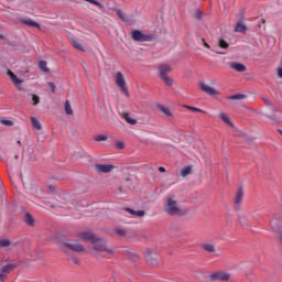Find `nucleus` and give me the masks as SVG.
I'll use <instances>...</instances> for the list:
<instances>
[{
    "label": "nucleus",
    "instance_id": "1",
    "mask_svg": "<svg viewBox=\"0 0 282 282\" xmlns=\"http://www.w3.org/2000/svg\"><path fill=\"white\" fill-rule=\"evenodd\" d=\"M164 213L170 217H182L184 209L174 195H167L164 199Z\"/></svg>",
    "mask_w": 282,
    "mask_h": 282
},
{
    "label": "nucleus",
    "instance_id": "2",
    "mask_svg": "<svg viewBox=\"0 0 282 282\" xmlns=\"http://www.w3.org/2000/svg\"><path fill=\"white\" fill-rule=\"evenodd\" d=\"M115 83L117 87H119L121 94L126 96V98H129V86H127V80L124 79V75L121 72H117L113 75Z\"/></svg>",
    "mask_w": 282,
    "mask_h": 282
},
{
    "label": "nucleus",
    "instance_id": "3",
    "mask_svg": "<svg viewBox=\"0 0 282 282\" xmlns=\"http://www.w3.org/2000/svg\"><path fill=\"white\" fill-rule=\"evenodd\" d=\"M131 39L138 43H150L153 41V34H144L140 30H134L131 32Z\"/></svg>",
    "mask_w": 282,
    "mask_h": 282
},
{
    "label": "nucleus",
    "instance_id": "4",
    "mask_svg": "<svg viewBox=\"0 0 282 282\" xmlns=\"http://www.w3.org/2000/svg\"><path fill=\"white\" fill-rule=\"evenodd\" d=\"M93 249L97 250V252H108V254H113V250L107 248V241L102 239L95 238L93 241Z\"/></svg>",
    "mask_w": 282,
    "mask_h": 282
},
{
    "label": "nucleus",
    "instance_id": "5",
    "mask_svg": "<svg viewBox=\"0 0 282 282\" xmlns=\"http://www.w3.org/2000/svg\"><path fill=\"white\" fill-rule=\"evenodd\" d=\"M61 250H73V252H84L85 247L78 242H63L59 246Z\"/></svg>",
    "mask_w": 282,
    "mask_h": 282
},
{
    "label": "nucleus",
    "instance_id": "6",
    "mask_svg": "<svg viewBox=\"0 0 282 282\" xmlns=\"http://www.w3.org/2000/svg\"><path fill=\"white\" fill-rule=\"evenodd\" d=\"M209 280L213 282H226V281H230V273L226 272V271H217L214 272L209 275Z\"/></svg>",
    "mask_w": 282,
    "mask_h": 282
},
{
    "label": "nucleus",
    "instance_id": "7",
    "mask_svg": "<svg viewBox=\"0 0 282 282\" xmlns=\"http://www.w3.org/2000/svg\"><path fill=\"white\" fill-rule=\"evenodd\" d=\"M198 87H199V89H200L202 91H204L205 94H207V96H213V97H215V96H219V94H221V93H219V90L215 89L214 87L208 86V85H207L206 83H204V82H200V83L198 84Z\"/></svg>",
    "mask_w": 282,
    "mask_h": 282
},
{
    "label": "nucleus",
    "instance_id": "8",
    "mask_svg": "<svg viewBox=\"0 0 282 282\" xmlns=\"http://www.w3.org/2000/svg\"><path fill=\"white\" fill-rule=\"evenodd\" d=\"M116 169V165L113 164H96L95 165V171L97 173H111Z\"/></svg>",
    "mask_w": 282,
    "mask_h": 282
},
{
    "label": "nucleus",
    "instance_id": "9",
    "mask_svg": "<svg viewBox=\"0 0 282 282\" xmlns=\"http://www.w3.org/2000/svg\"><path fill=\"white\" fill-rule=\"evenodd\" d=\"M241 202H243V188L239 187L234 200L236 210H239V208H241Z\"/></svg>",
    "mask_w": 282,
    "mask_h": 282
},
{
    "label": "nucleus",
    "instance_id": "10",
    "mask_svg": "<svg viewBox=\"0 0 282 282\" xmlns=\"http://www.w3.org/2000/svg\"><path fill=\"white\" fill-rule=\"evenodd\" d=\"M158 69L160 78H163L164 76H167L166 74H170V72H172L173 68H171L169 64H160L158 66Z\"/></svg>",
    "mask_w": 282,
    "mask_h": 282
},
{
    "label": "nucleus",
    "instance_id": "11",
    "mask_svg": "<svg viewBox=\"0 0 282 282\" xmlns=\"http://www.w3.org/2000/svg\"><path fill=\"white\" fill-rule=\"evenodd\" d=\"M79 237L84 241H91V243H94V241H96V236L91 231L82 232V234H79Z\"/></svg>",
    "mask_w": 282,
    "mask_h": 282
},
{
    "label": "nucleus",
    "instance_id": "12",
    "mask_svg": "<svg viewBox=\"0 0 282 282\" xmlns=\"http://www.w3.org/2000/svg\"><path fill=\"white\" fill-rule=\"evenodd\" d=\"M17 268H19V263L7 264L1 268V272L2 274H10Z\"/></svg>",
    "mask_w": 282,
    "mask_h": 282
},
{
    "label": "nucleus",
    "instance_id": "13",
    "mask_svg": "<svg viewBox=\"0 0 282 282\" xmlns=\"http://www.w3.org/2000/svg\"><path fill=\"white\" fill-rule=\"evenodd\" d=\"M159 111L165 116V118H173V112H171V109L169 107L159 105L158 106Z\"/></svg>",
    "mask_w": 282,
    "mask_h": 282
},
{
    "label": "nucleus",
    "instance_id": "14",
    "mask_svg": "<svg viewBox=\"0 0 282 282\" xmlns=\"http://www.w3.org/2000/svg\"><path fill=\"white\" fill-rule=\"evenodd\" d=\"M120 117L128 122V124H138V120L129 117L128 112H120Z\"/></svg>",
    "mask_w": 282,
    "mask_h": 282
},
{
    "label": "nucleus",
    "instance_id": "15",
    "mask_svg": "<svg viewBox=\"0 0 282 282\" xmlns=\"http://www.w3.org/2000/svg\"><path fill=\"white\" fill-rule=\"evenodd\" d=\"M246 30H248V28L246 26V24H243L241 20H239L235 26V32H240L241 34H246Z\"/></svg>",
    "mask_w": 282,
    "mask_h": 282
},
{
    "label": "nucleus",
    "instance_id": "16",
    "mask_svg": "<svg viewBox=\"0 0 282 282\" xmlns=\"http://www.w3.org/2000/svg\"><path fill=\"white\" fill-rule=\"evenodd\" d=\"M70 43L73 47H75V50H78L79 52H85V48L83 47V43L80 42V40L73 39Z\"/></svg>",
    "mask_w": 282,
    "mask_h": 282
},
{
    "label": "nucleus",
    "instance_id": "17",
    "mask_svg": "<svg viewBox=\"0 0 282 282\" xmlns=\"http://www.w3.org/2000/svg\"><path fill=\"white\" fill-rule=\"evenodd\" d=\"M230 67L231 69H235V72H246V65L241 63H231Z\"/></svg>",
    "mask_w": 282,
    "mask_h": 282
},
{
    "label": "nucleus",
    "instance_id": "18",
    "mask_svg": "<svg viewBox=\"0 0 282 282\" xmlns=\"http://www.w3.org/2000/svg\"><path fill=\"white\" fill-rule=\"evenodd\" d=\"M8 76L12 83H14V85H21L23 83L21 79H19V77H17L14 73H12V70H8Z\"/></svg>",
    "mask_w": 282,
    "mask_h": 282
},
{
    "label": "nucleus",
    "instance_id": "19",
    "mask_svg": "<svg viewBox=\"0 0 282 282\" xmlns=\"http://www.w3.org/2000/svg\"><path fill=\"white\" fill-rule=\"evenodd\" d=\"M31 122L33 128L36 129V131H41V129H43V127L41 126V121H39L37 118L31 117Z\"/></svg>",
    "mask_w": 282,
    "mask_h": 282
},
{
    "label": "nucleus",
    "instance_id": "20",
    "mask_svg": "<svg viewBox=\"0 0 282 282\" xmlns=\"http://www.w3.org/2000/svg\"><path fill=\"white\" fill-rule=\"evenodd\" d=\"M22 23H24V25H29V28H39V23L35 22L34 20H31V19H25V20H22Z\"/></svg>",
    "mask_w": 282,
    "mask_h": 282
},
{
    "label": "nucleus",
    "instance_id": "21",
    "mask_svg": "<svg viewBox=\"0 0 282 282\" xmlns=\"http://www.w3.org/2000/svg\"><path fill=\"white\" fill-rule=\"evenodd\" d=\"M220 120H223V122H225L226 124H229V127H232V121H230V117H228V115L221 112L219 115Z\"/></svg>",
    "mask_w": 282,
    "mask_h": 282
},
{
    "label": "nucleus",
    "instance_id": "22",
    "mask_svg": "<svg viewBox=\"0 0 282 282\" xmlns=\"http://www.w3.org/2000/svg\"><path fill=\"white\" fill-rule=\"evenodd\" d=\"M200 247L203 250H205V252H215V245L203 243Z\"/></svg>",
    "mask_w": 282,
    "mask_h": 282
},
{
    "label": "nucleus",
    "instance_id": "23",
    "mask_svg": "<svg viewBox=\"0 0 282 282\" xmlns=\"http://www.w3.org/2000/svg\"><path fill=\"white\" fill-rule=\"evenodd\" d=\"M65 113L67 116H74V110L72 109V104H69V100L65 101Z\"/></svg>",
    "mask_w": 282,
    "mask_h": 282
},
{
    "label": "nucleus",
    "instance_id": "24",
    "mask_svg": "<svg viewBox=\"0 0 282 282\" xmlns=\"http://www.w3.org/2000/svg\"><path fill=\"white\" fill-rule=\"evenodd\" d=\"M239 224H241V226H249L250 225V220L248 219V217L246 215H240L238 218Z\"/></svg>",
    "mask_w": 282,
    "mask_h": 282
},
{
    "label": "nucleus",
    "instance_id": "25",
    "mask_svg": "<svg viewBox=\"0 0 282 282\" xmlns=\"http://www.w3.org/2000/svg\"><path fill=\"white\" fill-rule=\"evenodd\" d=\"M127 254L129 257V259H131L132 261H140V256L138 253H135L134 251H127Z\"/></svg>",
    "mask_w": 282,
    "mask_h": 282
},
{
    "label": "nucleus",
    "instance_id": "26",
    "mask_svg": "<svg viewBox=\"0 0 282 282\" xmlns=\"http://www.w3.org/2000/svg\"><path fill=\"white\" fill-rule=\"evenodd\" d=\"M24 221L28 226H34V217L30 214H25Z\"/></svg>",
    "mask_w": 282,
    "mask_h": 282
},
{
    "label": "nucleus",
    "instance_id": "27",
    "mask_svg": "<svg viewBox=\"0 0 282 282\" xmlns=\"http://www.w3.org/2000/svg\"><path fill=\"white\" fill-rule=\"evenodd\" d=\"M87 3H91V6H96L99 10H105V6L98 2V0H85Z\"/></svg>",
    "mask_w": 282,
    "mask_h": 282
},
{
    "label": "nucleus",
    "instance_id": "28",
    "mask_svg": "<svg viewBox=\"0 0 282 282\" xmlns=\"http://www.w3.org/2000/svg\"><path fill=\"white\" fill-rule=\"evenodd\" d=\"M218 46L221 47V50H228V47H230V44H228V42H226V40L219 39Z\"/></svg>",
    "mask_w": 282,
    "mask_h": 282
},
{
    "label": "nucleus",
    "instance_id": "29",
    "mask_svg": "<svg viewBox=\"0 0 282 282\" xmlns=\"http://www.w3.org/2000/svg\"><path fill=\"white\" fill-rule=\"evenodd\" d=\"M0 124H3V127H14V121L10 119H0Z\"/></svg>",
    "mask_w": 282,
    "mask_h": 282
},
{
    "label": "nucleus",
    "instance_id": "30",
    "mask_svg": "<svg viewBox=\"0 0 282 282\" xmlns=\"http://www.w3.org/2000/svg\"><path fill=\"white\" fill-rule=\"evenodd\" d=\"M203 17H204V13L202 12V10L196 9V10L194 11V18H195L197 21H202Z\"/></svg>",
    "mask_w": 282,
    "mask_h": 282
},
{
    "label": "nucleus",
    "instance_id": "31",
    "mask_svg": "<svg viewBox=\"0 0 282 282\" xmlns=\"http://www.w3.org/2000/svg\"><path fill=\"white\" fill-rule=\"evenodd\" d=\"M39 67H40V69L42 70V72H50V68H47V62H45V61H41L40 63H39Z\"/></svg>",
    "mask_w": 282,
    "mask_h": 282
},
{
    "label": "nucleus",
    "instance_id": "32",
    "mask_svg": "<svg viewBox=\"0 0 282 282\" xmlns=\"http://www.w3.org/2000/svg\"><path fill=\"white\" fill-rule=\"evenodd\" d=\"M161 80H163V83H165V85H167V87H172V85H173V80L171 79V77H169V75L161 77Z\"/></svg>",
    "mask_w": 282,
    "mask_h": 282
},
{
    "label": "nucleus",
    "instance_id": "33",
    "mask_svg": "<svg viewBox=\"0 0 282 282\" xmlns=\"http://www.w3.org/2000/svg\"><path fill=\"white\" fill-rule=\"evenodd\" d=\"M191 171H193V167L186 166L181 171L182 177H186V175H191Z\"/></svg>",
    "mask_w": 282,
    "mask_h": 282
},
{
    "label": "nucleus",
    "instance_id": "34",
    "mask_svg": "<svg viewBox=\"0 0 282 282\" xmlns=\"http://www.w3.org/2000/svg\"><path fill=\"white\" fill-rule=\"evenodd\" d=\"M228 98H229V100H243L246 98V95L238 94V95H232V96H230Z\"/></svg>",
    "mask_w": 282,
    "mask_h": 282
},
{
    "label": "nucleus",
    "instance_id": "35",
    "mask_svg": "<svg viewBox=\"0 0 282 282\" xmlns=\"http://www.w3.org/2000/svg\"><path fill=\"white\" fill-rule=\"evenodd\" d=\"M116 13L121 21H127V15L124 14V12H122V10L117 9Z\"/></svg>",
    "mask_w": 282,
    "mask_h": 282
},
{
    "label": "nucleus",
    "instance_id": "36",
    "mask_svg": "<svg viewBox=\"0 0 282 282\" xmlns=\"http://www.w3.org/2000/svg\"><path fill=\"white\" fill-rule=\"evenodd\" d=\"M95 141L96 142H105V141H107V135L99 134V135L95 137Z\"/></svg>",
    "mask_w": 282,
    "mask_h": 282
},
{
    "label": "nucleus",
    "instance_id": "37",
    "mask_svg": "<svg viewBox=\"0 0 282 282\" xmlns=\"http://www.w3.org/2000/svg\"><path fill=\"white\" fill-rule=\"evenodd\" d=\"M186 109H189V111H198L199 113H206V111L193 106H186Z\"/></svg>",
    "mask_w": 282,
    "mask_h": 282
},
{
    "label": "nucleus",
    "instance_id": "38",
    "mask_svg": "<svg viewBox=\"0 0 282 282\" xmlns=\"http://www.w3.org/2000/svg\"><path fill=\"white\" fill-rule=\"evenodd\" d=\"M10 246V240L3 239L0 240V248H8Z\"/></svg>",
    "mask_w": 282,
    "mask_h": 282
},
{
    "label": "nucleus",
    "instance_id": "39",
    "mask_svg": "<svg viewBox=\"0 0 282 282\" xmlns=\"http://www.w3.org/2000/svg\"><path fill=\"white\" fill-rule=\"evenodd\" d=\"M31 96H32L34 106H36V105H39V102H41V97H39L37 95H31Z\"/></svg>",
    "mask_w": 282,
    "mask_h": 282
},
{
    "label": "nucleus",
    "instance_id": "40",
    "mask_svg": "<svg viewBox=\"0 0 282 282\" xmlns=\"http://www.w3.org/2000/svg\"><path fill=\"white\" fill-rule=\"evenodd\" d=\"M115 232L116 235H119V237H124V235H127V231L123 229H116Z\"/></svg>",
    "mask_w": 282,
    "mask_h": 282
},
{
    "label": "nucleus",
    "instance_id": "41",
    "mask_svg": "<svg viewBox=\"0 0 282 282\" xmlns=\"http://www.w3.org/2000/svg\"><path fill=\"white\" fill-rule=\"evenodd\" d=\"M145 258L147 262L153 265V262H151V250L145 251Z\"/></svg>",
    "mask_w": 282,
    "mask_h": 282
},
{
    "label": "nucleus",
    "instance_id": "42",
    "mask_svg": "<svg viewBox=\"0 0 282 282\" xmlns=\"http://www.w3.org/2000/svg\"><path fill=\"white\" fill-rule=\"evenodd\" d=\"M116 148L119 149V150L124 149V142H122V141H117V142H116Z\"/></svg>",
    "mask_w": 282,
    "mask_h": 282
},
{
    "label": "nucleus",
    "instance_id": "43",
    "mask_svg": "<svg viewBox=\"0 0 282 282\" xmlns=\"http://www.w3.org/2000/svg\"><path fill=\"white\" fill-rule=\"evenodd\" d=\"M48 87H51L52 94H54L56 91V84H54V82H50Z\"/></svg>",
    "mask_w": 282,
    "mask_h": 282
},
{
    "label": "nucleus",
    "instance_id": "44",
    "mask_svg": "<svg viewBox=\"0 0 282 282\" xmlns=\"http://www.w3.org/2000/svg\"><path fill=\"white\" fill-rule=\"evenodd\" d=\"M145 212L144 210H138L135 214V217H144Z\"/></svg>",
    "mask_w": 282,
    "mask_h": 282
},
{
    "label": "nucleus",
    "instance_id": "45",
    "mask_svg": "<svg viewBox=\"0 0 282 282\" xmlns=\"http://www.w3.org/2000/svg\"><path fill=\"white\" fill-rule=\"evenodd\" d=\"M126 210H127V213H130V215H133V217H135V214L138 213L131 208H126Z\"/></svg>",
    "mask_w": 282,
    "mask_h": 282
},
{
    "label": "nucleus",
    "instance_id": "46",
    "mask_svg": "<svg viewBox=\"0 0 282 282\" xmlns=\"http://www.w3.org/2000/svg\"><path fill=\"white\" fill-rule=\"evenodd\" d=\"M7 279L6 274H3V272H0V281L4 282Z\"/></svg>",
    "mask_w": 282,
    "mask_h": 282
},
{
    "label": "nucleus",
    "instance_id": "47",
    "mask_svg": "<svg viewBox=\"0 0 282 282\" xmlns=\"http://www.w3.org/2000/svg\"><path fill=\"white\" fill-rule=\"evenodd\" d=\"M122 193H124V189H123L122 187H118V189H117V195H120V194H122Z\"/></svg>",
    "mask_w": 282,
    "mask_h": 282
},
{
    "label": "nucleus",
    "instance_id": "48",
    "mask_svg": "<svg viewBox=\"0 0 282 282\" xmlns=\"http://www.w3.org/2000/svg\"><path fill=\"white\" fill-rule=\"evenodd\" d=\"M203 45H204L205 47H207V50H210V45H208V43H206V40H204V39H203Z\"/></svg>",
    "mask_w": 282,
    "mask_h": 282
},
{
    "label": "nucleus",
    "instance_id": "49",
    "mask_svg": "<svg viewBox=\"0 0 282 282\" xmlns=\"http://www.w3.org/2000/svg\"><path fill=\"white\" fill-rule=\"evenodd\" d=\"M159 172H160V173H166V169H165L164 166H160V167H159Z\"/></svg>",
    "mask_w": 282,
    "mask_h": 282
},
{
    "label": "nucleus",
    "instance_id": "50",
    "mask_svg": "<svg viewBox=\"0 0 282 282\" xmlns=\"http://www.w3.org/2000/svg\"><path fill=\"white\" fill-rule=\"evenodd\" d=\"M278 76H279V78H282V68L281 67L278 68Z\"/></svg>",
    "mask_w": 282,
    "mask_h": 282
},
{
    "label": "nucleus",
    "instance_id": "51",
    "mask_svg": "<svg viewBox=\"0 0 282 282\" xmlns=\"http://www.w3.org/2000/svg\"><path fill=\"white\" fill-rule=\"evenodd\" d=\"M267 105H272V101L270 99H265Z\"/></svg>",
    "mask_w": 282,
    "mask_h": 282
},
{
    "label": "nucleus",
    "instance_id": "52",
    "mask_svg": "<svg viewBox=\"0 0 282 282\" xmlns=\"http://www.w3.org/2000/svg\"><path fill=\"white\" fill-rule=\"evenodd\" d=\"M18 144H19V147H21V140H18Z\"/></svg>",
    "mask_w": 282,
    "mask_h": 282
},
{
    "label": "nucleus",
    "instance_id": "53",
    "mask_svg": "<svg viewBox=\"0 0 282 282\" xmlns=\"http://www.w3.org/2000/svg\"><path fill=\"white\" fill-rule=\"evenodd\" d=\"M0 39H2V40H3V39H4V36L0 34Z\"/></svg>",
    "mask_w": 282,
    "mask_h": 282
},
{
    "label": "nucleus",
    "instance_id": "54",
    "mask_svg": "<svg viewBox=\"0 0 282 282\" xmlns=\"http://www.w3.org/2000/svg\"><path fill=\"white\" fill-rule=\"evenodd\" d=\"M238 17H243V13H241L240 15H238Z\"/></svg>",
    "mask_w": 282,
    "mask_h": 282
},
{
    "label": "nucleus",
    "instance_id": "55",
    "mask_svg": "<svg viewBox=\"0 0 282 282\" xmlns=\"http://www.w3.org/2000/svg\"><path fill=\"white\" fill-rule=\"evenodd\" d=\"M280 241H281V243H282V237H280Z\"/></svg>",
    "mask_w": 282,
    "mask_h": 282
},
{
    "label": "nucleus",
    "instance_id": "56",
    "mask_svg": "<svg viewBox=\"0 0 282 282\" xmlns=\"http://www.w3.org/2000/svg\"><path fill=\"white\" fill-rule=\"evenodd\" d=\"M262 23H265V20H262Z\"/></svg>",
    "mask_w": 282,
    "mask_h": 282
}]
</instances>
